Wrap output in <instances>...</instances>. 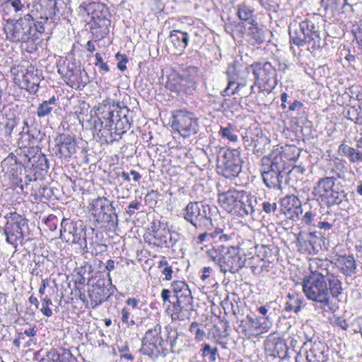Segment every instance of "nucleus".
I'll return each instance as SVG.
<instances>
[{"label": "nucleus", "instance_id": "1", "mask_svg": "<svg viewBox=\"0 0 362 362\" xmlns=\"http://www.w3.org/2000/svg\"><path fill=\"white\" fill-rule=\"evenodd\" d=\"M129 110L125 106H121L119 103L104 101L98 107L94 121V128L99 132L110 131L113 125L114 132L110 133V139H105L107 142L112 143L117 140L116 136H121L126 133L131 127V122L127 116Z\"/></svg>", "mask_w": 362, "mask_h": 362}, {"label": "nucleus", "instance_id": "2", "mask_svg": "<svg viewBox=\"0 0 362 362\" xmlns=\"http://www.w3.org/2000/svg\"><path fill=\"white\" fill-rule=\"evenodd\" d=\"M247 247L250 250L257 248L252 241L245 240L238 247L218 246L217 249L209 250L208 255L211 260L220 267L223 273L226 274L227 272L235 273L244 267L246 261L244 256L247 253L250 255L252 253L247 250Z\"/></svg>", "mask_w": 362, "mask_h": 362}, {"label": "nucleus", "instance_id": "3", "mask_svg": "<svg viewBox=\"0 0 362 362\" xmlns=\"http://www.w3.org/2000/svg\"><path fill=\"white\" fill-rule=\"evenodd\" d=\"M218 203L228 213L240 217L252 215L256 198L244 190L230 189L218 194Z\"/></svg>", "mask_w": 362, "mask_h": 362}, {"label": "nucleus", "instance_id": "4", "mask_svg": "<svg viewBox=\"0 0 362 362\" xmlns=\"http://www.w3.org/2000/svg\"><path fill=\"white\" fill-rule=\"evenodd\" d=\"M171 289L176 302L167 309L173 320L183 321L189 319L193 311V298L188 285L182 281H175L171 284Z\"/></svg>", "mask_w": 362, "mask_h": 362}, {"label": "nucleus", "instance_id": "5", "mask_svg": "<svg viewBox=\"0 0 362 362\" xmlns=\"http://www.w3.org/2000/svg\"><path fill=\"white\" fill-rule=\"evenodd\" d=\"M290 41L298 47L306 46L310 51L320 47L321 37L318 27L311 21L304 20L299 23H293L289 28Z\"/></svg>", "mask_w": 362, "mask_h": 362}, {"label": "nucleus", "instance_id": "6", "mask_svg": "<svg viewBox=\"0 0 362 362\" xmlns=\"http://www.w3.org/2000/svg\"><path fill=\"white\" fill-rule=\"evenodd\" d=\"M250 66L234 61L228 64L226 74L228 80L227 87L223 91V95H235L248 83Z\"/></svg>", "mask_w": 362, "mask_h": 362}, {"label": "nucleus", "instance_id": "7", "mask_svg": "<svg viewBox=\"0 0 362 362\" xmlns=\"http://www.w3.org/2000/svg\"><path fill=\"white\" fill-rule=\"evenodd\" d=\"M303 291L309 300L321 303L323 306H328L331 303L330 286L328 281L321 276H305L303 280Z\"/></svg>", "mask_w": 362, "mask_h": 362}, {"label": "nucleus", "instance_id": "8", "mask_svg": "<svg viewBox=\"0 0 362 362\" xmlns=\"http://www.w3.org/2000/svg\"><path fill=\"white\" fill-rule=\"evenodd\" d=\"M33 18L27 14L18 21H8L4 26L6 38L13 42H28L34 35Z\"/></svg>", "mask_w": 362, "mask_h": 362}, {"label": "nucleus", "instance_id": "9", "mask_svg": "<svg viewBox=\"0 0 362 362\" xmlns=\"http://www.w3.org/2000/svg\"><path fill=\"white\" fill-rule=\"evenodd\" d=\"M242 160L238 149L222 150L217 158L218 173L226 178H233L241 172Z\"/></svg>", "mask_w": 362, "mask_h": 362}, {"label": "nucleus", "instance_id": "10", "mask_svg": "<svg viewBox=\"0 0 362 362\" xmlns=\"http://www.w3.org/2000/svg\"><path fill=\"white\" fill-rule=\"evenodd\" d=\"M327 263L320 259H313L310 261L309 267L310 274L308 275V277H320L328 281L329 286H330V293L333 298H338L342 293V284L338 276L329 272L327 268Z\"/></svg>", "mask_w": 362, "mask_h": 362}, {"label": "nucleus", "instance_id": "11", "mask_svg": "<svg viewBox=\"0 0 362 362\" xmlns=\"http://www.w3.org/2000/svg\"><path fill=\"white\" fill-rule=\"evenodd\" d=\"M255 77V85L260 90L270 91L277 85L276 70L269 62H257L250 65Z\"/></svg>", "mask_w": 362, "mask_h": 362}, {"label": "nucleus", "instance_id": "12", "mask_svg": "<svg viewBox=\"0 0 362 362\" xmlns=\"http://www.w3.org/2000/svg\"><path fill=\"white\" fill-rule=\"evenodd\" d=\"M172 127L182 137H190L199 131L198 119L191 112L180 110L173 116Z\"/></svg>", "mask_w": 362, "mask_h": 362}, {"label": "nucleus", "instance_id": "13", "mask_svg": "<svg viewBox=\"0 0 362 362\" xmlns=\"http://www.w3.org/2000/svg\"><path fill=\"white\" fill-rule=\"evenodd\" d=\"M60 237L67 243H78L81 246L86 245V237L81 222H74L63 218L61 223Z\"/></svg>", "mask_w": 362, "mask_h": 362}, {"label": "nucleus", "instance_id": "14", "mask_svg": "<svg viewBox=\"0 0 362 362\" xmlns=\"http://www.w3.org/2000/svg\"><path fill=\"white\" fill-rule=\"evenodd\" d=\"M28 225V220L16 212H11L8 216L4 233L6 236V242L15 247L17 242L23 239V227Z\"/></svg>", "mask_w": 362, "mask_h": 362}, {"label": "nucleus", "instance_id": "15", "mask_svg": "<svg viewBox=\"0 0 362 362\" xmlns=\"http://www.w3.org/2000/svg\"><path fill=\"white\" fill-rule=\"evenodd\" d=\"M163 342L160 327L149 329L143 338L140 351L152 358H157L160 355Z\"/></svg>", "mask_w": 362, "mask_h": 362}, {"label": "nucleus", "instance_id": "16", "mask_svg": "<svg viewBox=\"0 0 362 362\" xmlns=\"http://www.w3.org/2000/svg\"><path fill=\"white\" fill-rule=\"evenodd\" d=\"M88 209L92 215L104 222H114L115 218L117 221V215L113 211L115 210L112 202L105 197H98L91 201Z\"/></svg>", "mask_w": 362, "mask_h": 362}, {"label": "nucleus", "instance_id": "17", "mask_svg": "<svg viewBox=\"0 0 362 362\" xmlns=\"http://www.w3.org/2000/svg\"><path fill=\"white\" fill-rule=\"evenodd\" d=\"M335 185L334 176H327L320 179L313 189L315 197H320L322 201L339 203V193L334 189Z\"/></svg>", "mask_w": 362, "mask_h": 362}, {"label": "nucleus", "instance_id": "18", "mask_svg": "<svg viewBox=\"0 0 362 362\" xmlns=\"http://www.w3.org/2000/svg\"><path fill=\"white\" fill-rule=\"evenodd\" d=\"M272 325V322L269 320L268 316L265 317H252L247 315L246 319L242 322L241 327L245 336L250 338L267 332Z\"/></svg>", "mask_w": 362, "mask_h": 362}, {"label": "nucleus", "instance_id": "19", "mask_svg": "<svg viewBox=\"0 0 362 362\" xmlns=\"http://www.w3.org/2000/svg\"><path fill=\"white\" fill-rule=\"evenodd\" d=\"M57 156L63 160L70 158L77 150L75 139L68 134H60L55 139V146L53 148Z\"/></svg>", "mask_w": 362, "mask_h": 362}, {"label": "nucleus", "instance_id": "20", "mask_svg": "<svg viewBox=\"0 0 362 362\" xmlns=\"http://www.w3.org/2000/svg\"><path fill=\"white\" fill-rule=\"evenodd\" d=\"M262 177L264 185L272 189L282 192L283 175L277 163L272 162L268 167H264Z\"/></svg>", "mask_w": 362, "mask_h": 362}, {"label": "nucleus", "instance_id": "21", "mask_svg": "<svg viewBox=\"0 0 362 362\" xmlns=\"http://www.w3.org/2000/svg\"><path fill=\"white\" fill-rule=\"evenodd\" d=\"M98 8L102 11V16L98 15L96 11L93 13V18L95 20V26L91 28L93 35L97 40L103 39L110 32L109 27L111 21L107 18L108 11L105 5H98Z\"/></svg>", "mask_w": 362, "mask_h": 362}, {"label": "nucleus", "instance_id": "22", "mask_svg": "<svg viewBox=\"0 0 362 362\" xmlns=\"http://www.w3.org/2000/svg\"><path fill=\"white\" fill-rule=\"evenodd\" d=\"M197 202H189L185 207V218L190 222L196 228L200 226L205 221H211V219L206 213V208L209 210V207L202 205Z\"/></svg>", "mask_w": 362, "mask_h": 362}, {"label": "nucleus", "instance_id": "23", "mask_svg": "<svg viewBox=\"0 0 362 362\" xmlns=\"http://www.w3.org/2000/svg\"><path fill=\"white\" fill-rule=\"evenodd\" d=\"M166 85L169 89L179 94H191L196 88V83L193 79L179 74L170 76Z\"/></svg>", "mask_w": 362, "mask_h": 362}, {"label": "nucleus", "instance_id": "24", "mask_svg": "<svg viewBox=\"0 0 362 362\" xmlns=\"http://www.w3.org/2000/svg\"><path fill=\"white\" fill-rule=\"evenodd\" d=\"M170 235L168 229L161 228L160 224L153 223L150 229L144 235V241L149 245L163 247L166 246Z\"/></svg>", "mask_w": 362, "mask_h": 362}, {"label": "nucleus", "instance_id": "25", "mask_svg": "<svg viewBox=\"0 0 362 362\" xmlns=\"http://www.w3.org/2000/svg\"><path fill=\"white\" fill-rule=\"evenodd\" d=\"M22 88L30 91L36 92L42 79L41 71L33 66H29L22 71Z\"/></svg>", "mask_w": 362, "mask_h": 362}, {"label": "nucleus", "instance_id": "26", "mask_svg": "<svg viewBox=\"0 0 362 362\" xmlns=\"http://www.w3.org/2000/svg\"><path fill=\"white\" fill-rule=\"evenodd\" d=\"M327 347L320 341H310V348L305 352L307 362H326Z\"/></svg>", "mask_w": 362, "mask_h": 362}, {"label": "nucleus", "instance_id": "27", "mask_svg": "<svg viewBox=\"0 0 362 362\" xmlns=\"http://www.w3.org/2000/svg\"><path fill=\"white\" fill-rule=\"evenodd\" d=\"M169 38L175 49V54L181 55L188 45L189 40L188 34L185 32L174 30L170 32Z\"/></svg>", "mask_w": 362, "mask_h": 362}, {"label": "nucleus", "instance_id": "28", "mask_svg": "<svg viewBox=\"0 0 362 362\" xmlns=\"http://www.w3.org/2000/svg\"><path fill=\"white\" fill-rule=\"evenodd\" d=\"M71 67L69 65L67 67L59 69V72L64 76L67 85L71 88H78L81 82L79 76L80 70L74 69V64Z\"/></svg>", "mask_w": 362, "mask_h": 362}, {"label": "nucleus", "instance_id": "29", "mask_svg": "<svg viewBox=\"0 0 362 362\" xmlns=\"http://www.w3.org/2000/svg\"><path fill=\"white\" fill-rule=\"evenodd\" d=\"M47 356L51 362H78L69 350L64 349H51Z\"/></svg>", "mask_w": 362, "mask_h": 362}, {"label": "nucleus", "instance_id": "30", "mask_svg": "<svg viewBox=\"0 0 362 362\" xmlns=\"http://www.w3.org/2000/svg\"><path fill=\"white\" fill-rule=\"evenodd\" d=\"M247 36L248 41L253 45L262 44L266 40L265 30L263 28L259 27L255 21L250 22Z\"/></svg>", "mask_w": 362, "mask_h": 362}, {"label": "nucleus", "instance_id": "31", "mask_svg": "<svg viewBox=\"0 0 362 362\" xmlns=\"http://www.w3.org/2000/svg\"><path fill=\"white\" fill-rule=\"evenodd\" d=\"M43 6L47 11L49 18H52L54 16L62 13V10L65 8V3L63 0H47L45 1ZM46 19H48V17Z\"/></svg>", "mask_w": 362, "mask_h": 362}, {"label": "nucleus", "instance_id": "32", "mask_svg": "<svg viewBox=\"0 0 362 362\" xmlns=\"http://www.w3.org/2000/svg\"><path fill=\"white\" fill-rule=\"evenodd\" d=\"M199 353L202 358L207 362H215L218 357V348L208 343H204L201 345Z\"/></svg>", "mask_w": 362, "mask_h": 362}, {"label": "nucleus", "instance_id": "33", "mask_svg": "<svg viewBox=\"0 0 362 362\" xmlns=\"http://www.w3.org/2000/svg\"><path fill=\"white\" fill-rule=\"evenodd\" d=\"M56 98L52 96L48 100H45L39 104L36 115L38 117H44L49 115L55 106Z\"/></svg>", "mask_w": 362, "mask_h": 362}, {"label": "nucleus", "instance_id": "34", "mask_svg": "<svg viewBox=\"0 0 362 362\" xmlns=\"http://www.w3.org/2000/svg\"><path fill=\"white\" fill-rule=\"evenodd\" d=\"M24 127H23L22 132L20 133V139L18 144L21 145L22 147H33L35 144V138L33 136L30 135L28 132H25V127L28 128V123L26 120L23 121Z\"/></svg>", "mask_w": 362, "mask_h": 362}, {"label": "nucleus", "instance_id": "35", "mask_svg": "<svg viewBox=\"0 0 362 362\" xmlns=\"http://www.w3.org/2000/svg\"><path fill=\"white\" fill-rule=\"evenodd\" d=\"M102 293H103V290L100 287L93 288L89 292L90 305L93 308L105 302L107 299L106 295Z\"/></svg>", "mask_w": 362, "mask_h": 362}, {"label": "nucleus", "instance_id": "36", "mask_svg": "<svg viewBox=\"0 0 362 362\" xmlns=\"http://www.w3.org/2000/svg\"><path fill=\"white\" fill-rule=\"evenodd\" d=\"M253 12V9L244 4H240L237 7V15L239 19L241 21H247L250 24L251 21H255Z\"/></svg>", "mask_w": 362, "mask_h": 362}, {"label": "nucleus", "instance_id": "37", "mask_svg": "<svg viewBox=\"0 0 362 362\" xmlns=\"http://www.w3.org/2000/svg\"><path fill=\"white\" fill-rule=\"evenodd\" d=\"M348 4L347 0H321V6L325 10H330L332 13Z\"/></svg>", "mask_w": 362, "mask_h": 362}, {"label": "nucleus", "instance_id": "38", "mask_svg": "<svg viewBox=\"0 0 362 362\" xmlns=\"http://www.w3.org/2000/svg\"><path fill=\"white\" fill-rule=\"evenodd\" d=\"M345 165L341 161H333L330 163L329 168V176H334V180L337 178L342 179L344 177Z\"/></svg>", "mask_w": 362, "mask_h": 362}, {"label": "nucleus", "instance_id": "39", "mask_svg": "<svg viewBox=\"0 0 362 362\" xmlns=\"http://www.w3.org/2000/svg\"><path fill=\"white\" fill-rule=\"evenodd\" d=\"M342 264V272L345 275H352L356 268V264L352 256L344 257L341 260Z\"/></svg>", "mask_w": 362, "mask_h": 362}, {"label": "nucleus", "instance_id": "40", "mask_svg": "<svg viewBox=\"0 0 362 362\" xmlns=\"http://www.w3.org/2000/svg\"><path fill=\"white\" fill-rule=\"evenodd\" d=\"M258 252L259 254L257 255V258H259V263L257 267L261 269V271L267 270L270 264L269 259H267V252H270L271 250L268 247L261 245Z\"/></svg>", "mask_w": 362, "mask_h": 362}, {"label": "nucleus", "instance_id": "41", "mask_svg": "<svg viewBox=\"0 0 362 362\" xmlns=\"http://www.w3.org/2000/svg\"><path fill=\"white\" fill-rule=\"evenodd\" d=\"M296 204L300 205V200L297 197L294 195L287 196L281 200V210L285 214V212L291 211V209Z\"/></svg>", "mask_w": 362, "mask_h": 362}, {"label": "nucleus", "instance_id": "42", "mask_svg": "<svg viewBox=\"0 0 362 362\" xmlns=\"http://www.w3.org/2000/svg\"><path fill=\"white\" fill-rule=\"evenodd\" d=\"M235 127L230 124H228L227 127H221L219 134L223 139H227L232 142H236L238 141V136L235 134Z\"/></svg>", "mask_w": 362, "mask_h": 362}, {"label": "nucleus", "instance_id": "43", "mask_svg": "<svg viewBox=\"0 0 362 362\" xmlns=\"http://www.w3.org/2000/svg\"><path fill=\"white\" fill-rule=\"evenodd\" d=\"M287 298L288 300L286 302L284 305V310L286 312L293 310L295 313H298L300 310V301L298 298L292 296L290 293L288 294Z\"/></svg>", "mask_w": 362, "mask_h": 362}, {"label": "nucleus", "instance_id": "44", "mask_svg": "<svg viewBox=\"0 0 362 362\" xmlns=\"http://www.w3.org/2000/svg\"><path fill=\"white\" fill-rule=\"evenodd\" d=\"M338 151L340 155L346 156L350 162H353L352 158H354L355 155V148L342 144L339 146Z\"/></svg>", "mask_w": 362, "mask_h": 362}, {"label": "nucleus", "instance_id": "45", "mask_svg": "<svg viewBox=\"0 0 362 362\" xmlns=\"http://www.w3.org/2000/svg\"><path fill=\"white\" fill-rule=\"evenodd\" d=\"M302 213L301 202H300V205H295V206L291 209V211L285 212V216L289 219L298 220Z\"/></svg>", "mask_w": 362, "mask_h": 362}, {"label": "nucleus", "instance_id": "46", "mask_svg": "<svg viewBox=\"0 0 362 362\" xmlns=\"http://www.w3.org/2000/svg\"><path fill=\"white\" fill-rule=\"evenodd\" d=\"M211 240L218 238L221 241H228L230 239V236L223 233L221 228H216L211 233H208Z\"/></svg>", "mask_w": 362, "mask_h": 362}, {"label": "nucleus", "instance_id": "47", "mask_svg": "<svg viewBox=\"0 0 362 362\" xmlns=\"http://www.w3.org/2000/svg\"><path fill=\"white\" fill-rule=\"evenodd\" d=\"M52 304V300L50 298H43L42 299V307L40 309V311L43 315H45L47 317H50L52 315V311L49 308V305Z\"/></svg>", "mask_w": 362, "mask_h": 362}, {"label": "nucleus", "instance_id": "48", "mask_svg": "<svg viewBox=\"0 0 362 362\" xmlns=\"http://www.w3.org/2000/svg\"><path fill=\"white\" fill-rule=\"evenodd\" d=\"M18 120L16 118L8 119L5 125L6 133L11 135L13 129L18 125Z\"/></svg>", "mask_w": 362, "mask_h": 362}, {"label": "nucleus", "instance_id": "49", "mask_svg": "<svg viewBox=\"0 0 362 362\" xmlns=\"http://www.w3.org/2000/svg\"><path fill=\"white\" fill-rule=\"evenodd\" d=\"M122 321L128 326H132L135 325L134 320H129L130 311L127 308H124L122 310Z\"/></svg>", "mask_w": 362, "mask_h": 362}, {"label": "nucleus", "instance_id": "50", "mask_svg": "<svg viewBox=\"0 0 362 362\" xmlns=\"http://www.w3.org/2000/svg\"><path fill=\"white\" fill-rule=\"evenodd\" d=\"M116 58L118 60L117 67L120 71H124L127 69L126 63L127 62V59L124 55L120 54L117 53L116 54Z\"/></svg>", "mask_w": 362, "mask_h": 362}, {"label": "nucleus", "instance_id": "51", "mask_svg": "<svg viewBox=\"0 0 362 362\" xmlns=\"http://www.w3.org/2000/svg\"><path fill=\"white\" fill-rule=\"evenodd\" d=\"M263 210L267 214L274 212L276 210L277 204L276 202L270 203L269 202H264L262 204Z\"/></svg>", "mask_w": 362, "mask_h": 362}, {"label": "nucleus", "instance_id": "52", "mask_svg": "<svg viewBox=\"0 0 362 362\" xmlns=\"http://www.w3.org/2000/svg\"><path fill=\"white\" fill-rule=\"evenodd\" d=\"M141 206V203L138 201H133L128 206L127 213L129 216H132L135 213V210L139 209Z\"/></svg>", "mask_w": 362, "mask_h": 362}, {"label": "nucleus", "instance_id": "53", "mask_svg": "<svg viewBox=\"0 0 362 362\" xmlns=\"http://www.w3.org/2000/svg\"><path fill=\"white\" fill-rule=\"evenodd\" d=\"M317 237L314 235V233H310L308 235L307 239L305 240V243H308V245L312 247L313 250H316L315 243L317 242Z\"/></svg>", "mask_w": 362, "mask_h": 362}, {"label": "nucleus", "instance_id": "54", "mask_svg": "<svg viewBox=\"0 0 362 362\" xmlns=\"http://www.w3.org/2000/svg\"><path fill=\"white\" fill-rule=\"evenodd\" d=\"M161 273L165 276V280L170 281L172 279L173 269L170 266L164 267Z\"/></svg>", "mask_w": 362, "mask_h": 362}, {"label": "nucleus", "instance_id": "55", "mask_svg": "<svg viewBox=\"0 0 362 362\" xmlns=\"http://www.w3.org/2000/svg\"><path fill=\"white\" fill-rule=\"evenodd\" d=\"M206 337V332L202 328H199V329H198V331L194 334V339L199 342L203 341Z\"/></svg>", "mask_w": 362, "mask_h": 362}, {"label": "nucleus", "instance_id": "56", "mask_svg": "<svg viewBox=\"0 0 362 362\" xmlns=\"http://www.w3.org/2000/svg\"><path fill=\"white\" fill-rule=\"evenodd\" d=\"M209 235H209L208 233H204L200 234L198 236L197 243L203 244L204 242H208V241L211 240Z\"/></svg>", "mask_w": 362, "mask_h": 362}, {"label": "nucleus", "instance_id": "57", "mask_svg": "<svg viewBox=\"0 0 362 362\" xmlns=\"http://www.w3.org/2000/svg\"><path fill=\"white\" fill-rule=\"evenodd\" d=\"M12 7L14 8L16 12L20 11L24 7V5L21 3V0H15L11 4Z\"/></svg>", "mask_w": 362, "mask_h": 362}, {"label": "nucleus", "instance_id": "58", "mask_svg": "<svg viewBox=\"0 0 362 362\" xmlns=\"http://www.w3.org/2000/svg\"><path fill=\"white\" fill-rule=\"evenodd\" d=\"M33 28L34 30V32L35 31H37L40 33H42L45 32V27H44V25L42 23L40 22V23H33Z\"/></svg>", "mask_w": 362, "mask_h": 362}, {"label": "nucleus", "instance_id": "59", "mask_svg": "<svg viewBox=\"0 0 362 362\" xmlns=\"http://www.w3.org/2000/svg\"><path fill=\"white\" fill-rule=\"evenodd\" d=\"M313 218V214H312V212L308 211L305 214V215L303 216V221L305 222V224L310 225L311 223Z\"/></svg>", "mask_w": 362, "mask_h": 362}, {"label": "nucleus", "instance_id": "60", "mask_svg": "<svg viewBox=\"0 0 362 362\" xmlns=\"http://www.w3.org/2000/svg\"><path fill=\"white\" fill-rule=\"evenodd\" d=\"M170 291L169 289H163L161 291V298L163 301L170 302Z\"/></svg>", "mask_w": 362, "mask_h": 362}, {"label": "nucleus", "instance_id": "61", "mask_svg": "<svg viewBox=\"0 0 362 362\" xmlns=\"http://www.w3.org/2000/svg\"><path fill=\"white\" fill-rule=\"evenodd\" d=\"M126 303L133 308H136L138 305L139 300L134 298H129L126 300Z\"/></svg>", "mask_w": 362, "mask_h": 362}, {"label": "nucleus", "instance_id": "62", "mask_svg": "<svg viewBox=\"0 0 362 362\" xmlns=\"http://www.w3.org/2000/svg\"><path fill=\"white\" fill-rule=\"evenodd\" d=\"M332 224L325 221H320L317 224V227L321 229L329 230L332 228Z\"/></svg>", "mask_w": 362, "mask_h": 362}, {"label": "nucleus", "instance_id": "63", "mask_svg": "<svg viewBox=\"0 0 362 362\" xmlns=\"http://www.w3.org/2000/svg\"><path fill=\"white\" fill-rule=\"evenodd\" d=\"M24 334L28 337H35L37 334V330L35 329V327L29 328L28 329H25Z\"/></svg>", "mask_w": 362, "mask_h": 362}, {"label": "nucleus", "instance_id": "64", "mask_svg": "<svg viewBox=\"0 0 362 362\" xmlns=\"http://www.w3.org/2000/svg\"><path fill=\"white\" fill-rule=\"evenodd\" d=\"M199 327L197 322H192L189 328V331L194 335V334L199 329Z\"/></svg>", "mask_w": 362, "mask_h": 362}]
</instances>
